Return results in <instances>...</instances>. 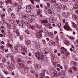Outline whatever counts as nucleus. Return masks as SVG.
I'll return each mask as SVG.
<instances>
[{
    "label": "nucleus",
    "mask_w": 78,
    "mask_h": 78,
    "mask_svg": "<svg viewBox=\"0 0 78 78\" xmlns=\"http://www.w3.org/2000/svg\"><path fill=\"white\" fill-rule=\"evenodd\" d=\"M35 55L39 61H42V55H41L40 52H35Z\"/></svg>",
    "instance_id": "nucleus-1"
},
{
    "label": "nucleus",
    "mask_w": 78,
    "mask_h": 78,
    "mask_svg": "<svg viewBox=\"0 0 78 78\" xmlns=\"http://www.w3.org/2000/svg\"><path fill=\"white\" fill-rule=\"evenodd\" d=\"M63 28L66 31H70L71 30V28L70 27L69 25V23L67 22L65 23V25L63 26Z\"/></svg>",
    "instance_id": "nucleus-2"
},
{
    "label": "nucleus",
    "mask_w": 78,
    "mask_h": 78,
    "mask_svg": "<svg viewBox=\"0 0 78 78\" xmlns=\"http://www.w3.org/2000/svg\"><path fill=\"white\" fill-rule=\"evenodd\" d=\"M60 49L62 53H63L65 55H66L67 56H68L69 55V53L67 51V50L65 49L64 47H62Z\"/></svg>",
    "instance_id": "nucleus-3"
},
{
    "label": "nucleus",
    "mask_w": 78,
    "mask_h": 78,
    "mask_svg": "<svg viewBox=\"0 0 78 78\" xmlns=\"http://www.w3.org/2000/svg\"><path fill=\"white\" fill-rule=\"evenodd\" d=\"M26 11L27 13L31 14L33 10L31 8V5L26 6Z\"/></svg>",
    "instance_id": "nucleus-4"
},
{
    "label": "nucleus",
    "mask_w": 78,
    "mask_h": 78,
    "mask_svg": "<svg viewBox=\"0 0 78 78\" xmlns=\"http://www.w3.org/2000/svg\"><path fill=\"white\" fill-rule=\"evenodd\" d=\"M30 28L33 30V28H37V29H40L41 27L39 26V25L36 23H34L32 25V27H31Z\"/></svg>",
    "instance_id": "nucleus-5"
},
{
    "label": "nucleus",
    "mask_w": 78,
    "mask_h": 78,
    "mask_svg": "<svg viewBox=\"0 0 78 78\" xmlns=\"http://www.w3.org/2000/svg\"><path fill=\"white\" fill-rule=\"evenodd\" d=\"M51 76H54V77L56 76L57 75V72H56V71L54 70L53 69H51Z\"/></svg>",
    "instance_id": "nucleus-6"
},
{
    "label": "nucleus",
    "mask_w": 78,
    "mask_h": 78,
    "mask_svg": "<svg viewBox=\"0 0 78 78\" xmlns=\"http://www.w3.org/2000/svg\"><path fill=\"white\" fill-rule=\"evenodd\" d=\"M16 22L19 27H21L22 28H23V26L24 25V23H23V22L21 23L20 22L19 20H17Z\"/></svg>",
    "instance_id": "nucleus-7"
},
{
    "label": "nucleus",
    "mask_w": 78,
    "mask_h": 78,
    "mask_svg": "<svg viewBox=\"0 0 78 78\" xmlns=\"http://www.w3.org/2000/svg\"><path fill=\"white\" fill-rule=\"evenodd\" d=\"M38 35H36V37L37 38V39H39L40 37H42V32L41 31L38 30Z\"/></svg>",
    "instance_id": "nucleus-8"
},
{
    "label": "nucleus",
    "mask_w": 78,
    "mask_h": 78,
    "mask_svg": "<svg viewBox=\"0 0 78 78\" xmlns=\"http://www.w3.org/2000/svg\"><path fill=\"white\" fill-rule=\"evenodd\" d=\"M14 31H16V34L18 36H20V33H19V30H18V29L17 28L15 27L14 29Z\"/></svg>",
    "instance_id": "nucleus-9"
},
{
    "label": "nucleus",
    "mask_w": 78,
    "mask_h": 78,
    "mask_svg": "<svg viewBox=\"0 0 78 78\" xmlns=\"http://www.w3.org/2000/svg\"><path fill=\"white\" fill-rule=\"evenodd\" d=\"M20 47V45H19V44H18V45L15 46L14 50H15V53H17V52H18V51H19V50H18V49H17V48H18V47Z\"/></svg>",
    "instance_id": "nucleus-10"
},
{
    "label": "nucleus",
    "mask_w": 78,
    "mask_h": 78,
    "mask_svg": "<svg viewBox=\"0 0 78 78\" xmlns=\"http://www.w3.org/2000/svg\"><path fill=\"white\" fill-rule=\"evenodd\" d=\"M23 17L24 19H25V20H29L28 15L27 14H26L25 15H23Z\"/></svg>",
    "instance_id": "nucleus-11"
},
{
    "label": "nucleus",
    "mask_w": 78,
    "mask_h": 78,
    "mask_svg": "<svg viewBox=\"0 0 78 78\" xmlns=\"http://www.w3.org/2000/svg\"><path fill=\"white\" fill-rule=\"evenodd\" d=\"M48 23V21L47 20H43L42 22L43 25H46Z\"/></svg>",
    "instance_id": "nucleus-12"
},
{
    "label": "nucleus",
    "mask_w": 78,
    "mask_h": 78,
    "mask_svg": "<svg viewBox=\"0 0 78 78\" xmlns=\"http://www.w3.org/2000/svg\"><path fill=\"white\" fill-rule=\"evenodd\" d=\"M25 43L27 45H30L31 44V41L28 40H25Z\"/></svg>",
    "instance_id": "nucleus-13"
},
{
    "label": "nucleus",
    "mask_w": 78,
    "mask_h": 78,
    "mask_svg": "<svg viewBox=\"0 0 78 78\" xmlns=\"http://www.w3.org/2000/svg\"><path fill=\"white\" fill-rule=\"evenodd\" d=\"M48 44L50 46H51L54 44V41H53L51 40L50 41L48 42Z\"/></svg>",
    "instance_id": "nucleus-14"
},
{
    "label": "nucleus",
    "mask_w": 78,
    "mask_h": 78,
    "mask_svg": "<svg viewBox=\"0 0 78 78\" xmlns=\"http://www.w3.org/2000/svg\"><path fill=\"white\" fill-rule=\"evenodd\" d=\"M64 43L67 46H69V41L66 40H64Z\"/></svg>",
    "instance_id": "nucleus-15"
},
{
    "label": "nucleus",
    "mask_w": 78,
    "mask_h": 78,
    "mask_svg": "<svg viewBox=\"0 0 78 78\" xmlns=\"http://www.w3.org/2000/svg\"><path fill=\"white\" fill-rule=\"evenodd\" d=\"M39 75L40 78H45V75L44 74L40 73Z\"/></svg>",
    "instance_id": "nucleus-16"
},
{
    "label": "nucleus",
    "mask_w": 78,
    "mask_h": 78,
    "mask_svg": "<svg viewBox=\"0 0 78 78\" xmlns=\"http://www.w3.org/2000/svg\"><path fill=\"white\" fill-rule=\"evenodd\" d=\"M50 19H51V20H52V21L53 23H54L55 22H56V20H55V17H53V16H51L50 18Z\"/></svg>",
    "instance_id": "nucleus-17"
},
{
    "label": "nucleus",
    "mask_w": 78,
    "mask_h": 78,
    "mask_svg": "<svg viewBox=\"0 0 78 78\" xmlns=\"http://www.w3.org/2000/svg\"><path fill=\"white\" fill-rule=\"evenodd\" d=\"M21 50L22 51H27V49L25 48V46H22Z\"/></svg>",
    "instance_id": "nucleus-18"
},
{
    "label": "nucleus",
    "mask_w": 78,
    "mask_h": 78,
    "mask_svg": "<svg viewBox=\"0 0 78 78\" xmlns=\"http://www.w3.org/2000/svg\"><path fill=\"white\" fill-rule=\"evenodd\" d=\"M5 2L7 4H8V3L11 4L12 3V0H7V1H5Z\"/></svg>",
    "instance_id": "nucleus-19"
},
{
    "label": "nucleus",
    "mask_w": 78,
    "mask_h": 78,
    "mask_svg": "<svg viewBox=\"0 0 78 78\" xmlns=\"http://www.w3.org/2000/svg\"><path fill=\"white\" fill-rule=\"evenodd\" d=\"M34 67L35 68L36 70H38L39 69V64L35 65L34 66Z\"/></svg>",
    "instance_id": "nucleus-20"
},
{
    "label": "nucleus",
    "mask_w": 78,
    "mask_h": 78,
    "mask_svg": "<svg viewBox=\"0 0 78 78\" xmlns=\"http://www.w3.org/2000/svg\"><path fill=\"white\" fill-rule=\"evenodd\" d=\"M24 31L27 34H28L29 35H30V34H31V33H30V30H28V29H26L24 30Z\"/></svg>",
    "instance_id": "nucleus-21"
},
{
    "label": "nucleus",
    "mask_w": 78,
    "mask_h": 78,
    "mask_svg": "<svg viewBox=\"0 0 78 78\" xmlns=\"http://www.w3.org/2000/svg\"><path fill=\"white\" fill-rule=\"evenodd\" d=\"M36 20L34 19H32L30 20H29V23H32V22H35Z\"/></svg>",
    "instance_id": "nucleus-22"
},
{
    "label": "nucleus",
    "mask_w": 78,
    "mask_h": 78,
    "mask_svg": "<svg viewBox=\"0 0 78 78\" xmlns=\"http://www.w3.org/2000/svg\"><path fill=\"white\" fill-rule=\"evenodd\" d=\"M73 18H74L76 20H78V18L76 17V15H75V14H74L73 15Z\"/></svg>",
    "instance_id": "nucleus-23"
},
{
    "label": "nucleus",
    "mask_w": 78,
    "mask_h": 78,
    "mask_svg": "<svg viewBox=\"0 0 78 78\" xmlns=\"http://www.w3.org/2000/svg\"><path fill=\"white\" fill-rule=\"evenodd\" d=\"M24 23L25 25H26L27 26V27L28 28H31V26L28 25V23L27 22L25 21L24 22Z\"/></svg>",
    "instance_id": "nucleus-24"
},
{
    "label": "nucleus",
    "mask_w": 78,
    "mask_h": 78,
    "mask_svg": "<svg viewBox=\"0 0 78 78\" xmlns=\"http://www.w3.org/2000/svg\"><path fill=\"white\" fill-rule=\"evenodd\" d=\"M42 13V11H41V9H39L37 10V14L38 16H39V15L40 14H41V13Z\"/></svg>",
    "instance_id": "nucleus-25"
},
{
    "label": "nucleus",
    "mask_w": 78,
    "mask_h": 78,
    "mask_svg": "<svg viewBox=\"0 0 78 78\" xmlns=\"http://www.w3.org/2000/svg\"><path fill=\"white\" fill-rule=\"evenodd\" d=\"M53 65L55 68H56L57 67V63L56 62H55L53 63Z\"/></svg>",
    "instance_id": "nucleus-26"
},
{
    "label": "nucleus",
    "mask_w": 78,
    "mask_h": 78,
    "mask_svg": "<svg viewBox=\"0 0 78 78\" xmlns=\"http://www.w3.org/2000/svg\"><path fill=\"white\" fill-rule=\"evenodd\" d=\"M48 34L49 36H50L51 37H53V34L51 32H49Z\"/></svg>",
    "instance_id": "nucleus-27"
},
{
    "label": "nucleus",
    "mask_w": 78,
    "mask_h": 78,
    "mask_svg": "<svg viewBox=\"0 0 78 78\" xmlns=\"http://www.w3.org/2000/svg\"><path fill=\"white\" fill-rule=\"evenodd\" d=\"M48 14H52V12H53L50 9H49L48 10Z\"/></svg>",
    "instance_id": "nucleus-28"
},
{
    "label": "nucleus",
    "mask_w": 78,
    "mask_h": 78,
    "mask_svg": "<svg viewBox=\"0 0 78 78\" xmlns=\"http://www.w3.org/2000/svg\"><path fill=\"white\" fill-rule=\"evenodd\" d=\"M72 24L74 28H76L77 27V26L74 23H72Z\"/></svg>",
    "instance_id": "nucleus-29"
},
{
    "label": "nucleus",
    "mask_w": 78,
    "mask_h": 78,
    "mask_svg": "<svg viewBox=\"0 0 78 78\" xmlns=\"http://www.w3.org/2000/svg\"><path fill=\"white\" fill-rule=\"evenodd\" d=\"M20 66V67H25V65L23 64L20 63L19 64Z\"/></svg>",
    "instance_id": "nucleus-30"
},
{
    "label": "nucleus",
    "mask_w": 78,
    "mask_h": 78,
    "mask_svg": "<svg viewBox=\"0 0 78 78\" xmlns=\"http://www.w3.org/2000/svg\"><path fill=\"white\" fill-rule=\"evenodd\" d=\"M74 9H76V8H78V5L77 4H75L73 6Z\"/></svg>",
    "instance_id": "nucleus-31"
},
{
    "label": "nucleus",
    "mask_w": 78,
    "mask_h": 78,
    "mask_svg": "<svg viewBox=\"0 0 78 78\" xmlns=\"http://www.w3.org/2000/svg\"><path fill=\"white\" fill-rule=\"evenodd\" d=\"M61 25V23H59L57 24V26H58V27L59 28H60Z\"/></svg>",
    "instance_id": "nucleus-32"
},
{
    "label": "nucleus",
    "mask_w": 78,
    "mask_h": 78,
    "mask_svg": "<svg viewBox=\"0 0 78 78\" xmlns=\"http://www.w3.org/2000/svg\"><path fill=\"white\" fill-rule=\"evenodd\" d=\"M6 58H3L2 59V62H6Z\"/></svg>",
    "instance_id": "nucleus-33"
},
{
    "label": "nucleus",
    "mask_w": 78,
    "mask_h": 78,
    "mask_svg": "<svg viewBox=\"0 0 78 78\" xmlns=\"http://www.w3.org/2000/svg\"><path fill=\"white\" fill-rule=\"evenodd\" d=\"M0 23L2 24V25H3V24L5 23V22L4 20H2L0 22Z\"/></svg>",
    "instance_id": "nucleus-34"
},
{
    "label": "nucleus",
    "mask_w": 78,
    "mask_h": 78,
    "mask_svg": "<svg viewBox=\"0 0 78 78\" xmlns=\"http://www.w3.org/2000/svg\"><path fill=\"white\" fill-rule=\"evenodd\" d=\"M51 3H56V0H51Z\"/></svg>",
    "instance_id": "nucleus-35"
},
{
    "label": "nucleus",
    "mask_w": 78,
    "mask_h": 78,
    "mask_svg": "<svg viewBox=\"0 0 78 78\" xmlns=\"http://www.w3.org/2000/svg\"><path fill=\"white\" fill-rule=\"evenodd\" d=\"M76 62H73V67H76Z\"/></svg>",
    "instance_id": "nucleus-36"
},
{
    "label": "nucleus",
    "mask_w": 78,
    "mask_h": 78,
    "mask_svg": "<svg viewBox=\"0 0 78 78\" xmlns=\"http://www.w3.org/2000/svg\"><path fill=\"white\" fill-rule=\"evenodd\" d=\"M7 47H8V48H9V47H11V45L10 44H7L6 45Z\"/></svg>",
    "instance_id": "nucleus-37"
},
{
    "label": "nucleus",
    "mask_w": 78,
    "mask_h": 78,
    "mask_svg": "<svg viewBox=\"0 0 78 78\" xmlns=\"http://www.w3.org/2000/svg\"><path fill=\"white\" fill-rule=\"evenodd\" d=\"M69 39L71 40H73L74 39V38L73 37H69Z\"/></svg>",
    "instance_id": "nucleus-38"
},
{
    "label": "nucleus",
    "mask_w": 78,
    "mask_h": 78,
    "mask_svg": "<svg viewBox=\"0 0 78 78\" xmlns=\"http://www.w3.org/2000/svg\"><path fill=\"white\" fill-rule=\"evenodd\" d=\"M5 13H3L2 15H1V17H2H2H5Z\"/></svg>",
    "instance_id": "nucleus-39"
},
{
    "label": "nucleus",
    "mask_w": 78,
    "mask_h": 78,
    "mask_svg": "<svg viewBox=\"0 0 78 78\" xmlns=\"http://www.w3.org/2000/svg\"><path fill=\"white\" fill-rule=\"evenodd\" d=\"M7 27H8V28H9V30H10V28H10L11 25L10 24H8Z\"/></svg>",
    "instance_id": "nucleus-40"
},
{
    "label": "nucleus",
    "mask_w": 78,
    "mask_h": 78,
    "mask_svg": "<svg viewBox=\"0 0 78 78\" xmlns=\"http://www.w3.org/2000/svg\"><path fill=\"white\" fill-rule=\"evenodd\" d=\"M45 70H43L42 71L41 73H41L42 74H44V75H45Z\"/></svg>",
    "instance_id": "nucleus-41"
},
{
    "label": "nucleus",
    "mask_w": 78,
    "mask_h": 78,
    "mask_svg": "<svg viewBox=\"0 0 78 78\" xmlns=\"http://www.w3.org/2000/svg\"><path fill=\"white\" fill-rule=\"evenodd\" d=\"M18 9L17 10L18 12H19V11L20 10V6L19 5L18 6Z\"/></svg>",
    "instance_id": "nucleus-42"
},
{
    "label": "nucleus",
    "mask_w": 78,
    "mask_h": 78,
    "mask_svg": "<svg viewBox=\"0 0 78 78\" xmlns=\"http://www.w3.org/2000/svg\"><path fill=\"white\" fill-rule=\"evenodd\" d=\"M20 40H22L23 39V36H20Z\"/></svg>",
    "instance_id": "nucleus-43"
},
{
    "label": "nucleus",
    "mask_w": 78,
    "mask_h": 78,
    "mask_svg": "<svg viewBox=\"0 0 78 78\" xmlns=\"http://www.w3.org/2000/svg\"><path fill=\"white\" fill-rule=\"evenodd\" d=\"M57 10L58 11H61V7H59L57 8Z\"/></svg>",
    "instance_id": "nucleus-44"
},
{
    "label": "nucleus",
    "mask_w": 78,
    "mask_h": 78,
    "mask_svg": "<svg viewBox=\"0 0 78 78\" xmlns=\"http://www.w3.org/2000/svg\"><path fill=\"white\" fill-rule=\"evenodd\" d=\"M13 6H16L17 5V3L16 2H14L13 4Z\"/></svg>",
    "instance_id": "nucleus-45"
},
{
    "label": "nucleus",
    "mask_w": 78,
    "mask_h": 78,
    "mask_svg": "<svg viewBox=\"0 0 78 78\" xmlns=\"http://www.w3.org/2000/svg\"><path fill=\"white\" fill-rule=\"evenodd\" d=\"M11 15H12V18H14V16H15V14H14L12 13L11 14Z\"/></svg>",
    "instance_id": "nucleus-46"
},
{
    "label": "nucleus",
    "mask_w": 78,
    "mask_h": 78,
    "mask_svg": "<svg viewBox=\"0 0 78 78\" xmlns=\"http://www.w3.org/2000/svg\"><path fill=\"white\" fill-rule=\"evenodd\" d=\"M74 44L75 45V46L76 47H78V43H75Z\"/></svg>",
    "instance_id": "nucleus-47"
},
{
    "label": "nucleus",
    "mask_w": 78,
    "mask_h": 78,
    "mask_svg": "<svg viewBox=\"0 0 78 78\" xmlns=\"http://www.w3.org/2000/svg\"><path fill=\"white\" fill-rule=\"evenodd\" d=\"M73 70H77V68L75 67H73Z\"/></svg>",
    "instance_id": "nucleus-48"
},
{
    "label": "nucleus",
    "mask_w": 78,
    "mask_h": 78,
    "mask_svg": "<svg viewBox=\"0 0 78 78\" xmlns=\"http://www.w3.org/2000/svg\"><path fill=\"white\" fill-rule=\"evenodd\" d=\"M30 2L32 4H34V0H30Z\"/></svg>",
    "instance_id": "nucleus-49"
},
{
    "label": "nucleus",
    "mask_w": 78,
    "mask_h": 78,
    "mask_svg": "<svg viewBox=\"0 0 78 78\" xmlns=\"http://www.w3.org/2000/svg\"><path fill=\"white\" fill-rule=\"evenodd\" d=\"M17 2L18 3H20L21 2H22V0H18L17 1Z\"/></svg>",
    "instance_id": "nucleus-50"
},
{
    "label": "nucleus",
    "mask_w": 78,
    "mask_h": 78,
    "mask_svg": "<svg viewBox=\"0 0 78 78\" xmlns=\"http://www.w3.org/2000/svg\"><path fill=\"white\" fill-rule=\"evenodd\" d=\"M4 48V46H3V45H2L1 46V50H3Z\"/></svg>",
    "instance_id": "nucleus-51"
},
{
    "label": "nucleus",
    "mask_w": 78,
    "mask_h": 78,
    "mask_svg": "<svg viewBox=\"0 0 78 78\" xmlns=\"http://www.w3.org/2000/svg\"><path fill=\"white\" fill-rule=\"evenodd\" d=\"M18 62H20L21 61V58H20L17 60Z\"/></svg>",
    "instance_id": "nucleus-52"
},
{
    "label": "nucleus",
    "mask_w": 78,
    "mask_h": 78,
    "mask_svg": "<svg viewBox=\"0 0 78 78\" xmlns=\"http://www.w3.org/2000/svg\"><path fill=\"white\" fill-rule=\"evenodd\" d=\"M50 6V4H49V3H48V2L47 3V6L48 7H49V6Z\"/></svg>",
    "instance_id": "nucleus-53"
},
{
    "label": "nucleus",
    "mask_w": 78,
    "mask_h": 78,
    "mask_svg": "<svg viewBox=\"0 0 78 78\" xmlns=\"http://www.w3.org/2000/svg\"><path fill=\"white\" fill-rule=\"evenodd\" d=\"M35 75L36 76V77H38V75H37V74L36 73H35Z\"/></svg>",
    "instance_id": "nucleus-54"
},
{
    "label": "nucleus",
    "mask_w": 78,
    "mask_h": 78,
    "mask_svg": "<svg viewBox=\"0 0 78 78\" xmlns=\"http://www.w3.org/2000/svg\"><path fill=\"white\" fill-rule=\"evenodd\" d=\"M27 64H30V63H31V61H27Z\"/></svg>",
    "instance_id": "nucleus-55"
},
{
    "label": "nucleus",
    "mask_w": 78,
    "mask_h": 78,
    "mask_svg": "<svg viewBox=\"0 0 78 78\" xmlns=\"http://www.w3.org/2000/svg\"><path fill=\"white\" fill-rule=\"evenodd\" d=\"M57 70L58 72H60V69L59 68H57Z\"/></svg>",
    "instance_id": "nucleus-56"
},
{
    "label": "nucleus",
    "mask_w": 78,
    "mask_h": 78,
    "mask_svg": "<svg viewBox=\"0 0 78 78\" xmlns=\"http://www.w3.org/2000/svg\"><path fill=\"white\" fill-rule=\"evenodd\" d=\"M4 73H5V74H6H6H8V72L6 71H4Z\"/></svg>",
    "instance_id": "nucleus-57"
},
{
    "label": "nucleus",
    "mask_w": 78,
    "mask_h": 78,
    "mask_svg": "<svg viewBox=\"0 0 78 78\" xmlns=\"http://www.w3.org/2000/svg\"><path fill=\"white\" fill-rule=\"evenodd\" d=\"M75 13L76 14H78V10H76L75 11Z\"/></svg>",
    "instance_id": "nucleus-58"
},
{
    "label": "nucleus",
    "mask_w": 78,
    "mask_h": 78,
    "mask_svg": "<svg viewBox=\"0 0 78 78\" xmlns=\"http://www.w3.org/2000/svg\"><path fill=\"white\" fill-rule=\"evenodd\" d=\"M46 39L47 41H50V39H49V38H46Z\"/></svg>",
    "instance_id": "nucleus-59"
},
{
    "label": "nucleus",
    "mask_w": 78,
    "mask_h": 78,
    "mask_svg": "<svg viewBox=\"0 0 78 78\" xmlns=\"http://www.w3.org/2000/svg\"><path fill=\"white\" fill-rule=\"evenodd\" d=\"M63 23H66V20H65V19H63Z\"/></svg>",
    "instance_id": "nucleus-60"
},
{
    "label": "nucleus",
    "mask_w": 78,
    "mask_h": 78,
    "mask_svg": "<svg viewBox=\"0 0 78 78\" xmlns=\"http://www.w3.org/2000/svg\"><path fill=\"white\" fill-rule=\"evenodd\" d=\"M47 26H51V24L50 23H48L47 24Z\"/></svg>",
    "instance_id": "nucleus-61"
},
{
    "label": "nucleus",
    "mask_w": 78,
    "mask_h": 78,
    "mask_svg": "<svg viewBox=\"0 0 78 78\" xmlns=\"http://www.w3.org/2000/svg\"><path fill=\"white\" fill-rule=\"evenodd\" d=\"M40 16V17H42V14H39V16Z\"/></svg>",
    "instance_id": "nucleus-62"
},
{
    "label": "nucleus",
    "mask_w": 78,
    "mask_h": 78,
    "mask_svg": "<svg viewBox=\"0 0 78 78\" xmlns=\"http://www.w3.org/2000/svg\"><path fill=\"white\" fill-rule=\"evenodd\" d=\"M60 68L61 69H62V70L63 69L62 68V66H60Z\"/></svg>",
    "instance_id": "nucleus-63"
},
{
    "label": "nucleus",
    "mask_w": 78,
    "mask_h": 78,
    "mask_svg": "<svg viewBox=\"0 0 78 78\" xmlns=\"http://www.w3.org/2000/svg\"><path fill=\"white\" fill-rule=\"evenodd\" d=\"M29 56H31V53H29Z\"/></svg>",
    "instance_id": "nucleus-64"
}]
</instances>
